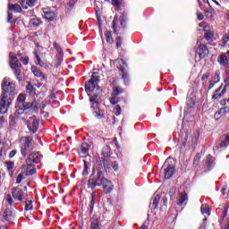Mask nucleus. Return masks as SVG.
<instances>
[{
	"label": "nucleus",
	"instance_id": "nucleus-1",
	"mask_svg": "<svg viewBox=\"0 0 229 229\" xmlns=\"http://www.w3.org/2000/svg\"><path fill=\"white\" fill-rule=\"evenodd\" d=\"M39 107L40 106L35 100H33L32 102L26 103L25 94L21 93L17 98L16 108H18V110H29V108H30L32 112L37 113L38 112Z\"/></svg>",
	"mask_w": 229,
	"mask_h": 229
},
{
	"label": "nucleus",
	"instance_id": "nucleus-2",
	"mask_svg": "<svg viewBox=\"0 0 229 229\" xmlns=\"http://www.w3.org/2000/svg\"><path fill=\"white\" fill-rule=\"evenodd\" d=\"M106 178L103 175V172L100 170L93 169V173L89 177L88 187L89 189H96V187H99L103 185V182H105Z\"/></svg>",
	"mask_w": 229,
	"mask_h": 229
},
{
	"label": "nucleus",
	"instance_id": "nucleus-3",
	"mask_svg": "<svg viewBox=\"0 0 229 229\" xmlns=\"http://www.w3.org/2000/svg\"><path fill=\"white\" fill-rule=\"evenodd\" d=\"M162 169L165 180H169V178H172L173 174H174V165L173 164V159L167 158L165 161Z\"/></svg>",
	"mask_w": 229,
	"mask_h": 229
},
{
	"label": "nucleus",
	"instance_id": "nucleus-4",
	"mask_svg": "<svg viewBox=\"0 0 229 229\" xmlns=\"http://www.w3.org/2000/svg\"><path fill=\"white\" fill-rule=\"evenodd\" d=\"M33 149V145L31 144V140L30 138H25L21 140V153L22 157H26L29 153H31Z\"/></svg>",
	"mask_w": 229,
	"mask_h": 229
},
{
	"label": "nucleus",
	"instance_id": "nucleus-5",
	"mask_svg": "<svg viewBox=\"0 0 229 229\" xmlns=\"http://www.w3.org/2000/svg\"><path fill=\"white\" fill-rule=\"evenodd\" d=\"M98 83H99V78L93 73L91 79L85 84L86 92H94L98 87Z\"/></svg>",
	"mask_w": 229,
	"mask_h": 229
},
{
	"label": "nucleus",
	"instance_id": "nucleus-6",
	"mask_svg": "<svg viewBox=\"0 0 229 229\" xmlns=\"http://www.w3.org/2000/svg\"><path fill=\"white\" fill-rule=\"evenodd\" d=\"M2 89L4 94H12L15 92V83L12 82L11 79L5 78L2 82Z\"/></svg>",
	"mask_w": 229,
	"mask_h": 229
},
{
	"label": "nucleus",
	"instance_id": "nucleus-7",
	"mask_svg": "<svg viewBox=\"0 0 229 229\" xmlns=\"http://www.w3.org/2000/svg\"><path fill=\"white\" fill-rule=\"evenodd\" d=\"M10 105H12V99L2 94L0 98V114H6Z\"/></svg>",
	"mask_w": 229,
	"mask_h": 229
},
{
	"label": "nucleus",
	"instance_id": "nucleus-8",
	"mask_svg": "<svg viewBox=\"0 0 229 229\" xmlns=\"http://www.w3.org/2000/svg\"><path fill=\"white\" fill-rule=\"evenodd\" d=\"M28 130L31 131V133H37V131L38 130V120H37V117L30 116L27 122H26Z\"/></svg>",
	"mask_w": 229,
	"mask_h": 229
},
{
	"label": "nucleus",
	"instance_id": "nucleus-9",
	"mask_svg": "<svg viewBox=\"0 0 229 229\" xmlns=\"http://www.w3.org/2000/svg\"><path fill=\"white\" fill-rule=\"evenodd\" d=\"M118 64L119 65L117 66V68L122 72V78L124 81L125 85H128V83L130 82V80L128 79V73L126 72V67H128V65H126V63H124V60L123 59H119Z\"/></svg>",
	"mask_w": 229,
	"mask_h": 229
},
{
	"label": "nucleus",
	"instance_id": "nucleus-10",
	"mask_svg": "<svg viewBox=\"0 0 229 229\" xmlns=\"http://www.w3.org/2000/svg\"><path fill=\"white\" fill-rule=\"evenodd\" d=\"M21 173L25 176H33V174L37 173V169L35 168V165H33V164L26 163L25 161V165L21 166Z\"/></svg>",
	"mask_w": 229,
	"mask_h": 229
},
{
	"label": "nucleus",
	"instance_id": "nucleus-11",
	"mask_svg": "<svg viewBox=\"0 0 229 229\" xmlns=\"http://www.w3.org/2000/svg\"><path fill=\"white\" fill-rule=\"evenodd\" d=\"M12 194H13V198L14 199H17L18 201H22V199L26 198V191H24L21 188H13Z\"/></svg>",
	"mask_w": 229,
	"mask_h": 229
},
{
	"label": "nucleus",
	"instance_id": "nucleus-12",
	"mask_svg": "<svg viewBox=\"0 0 229 229\" xmlns=\"http://www.w3.org/2000/svg\"><path fill=\"white\" fill-rule=\"evenodd\" d=\"M42 17H44L46 21H48V22H51L56 19V13L50 8H43Z\"/></svg>",
	"mask_w": 229,
	"mask_h": 229
},
{
	"label": "nucleus",
	"instance_id": "nucleus-13",
	"mask_svg": "<svg viewBox=\"0 0 229 229\" xmlns=\"http://www.w3.org/2000/svg\"><path fill=\"white\" fill-rule=\"evenodd\" d=\"M121 26V28L126 27V18L124 15H121L118 19L114 18L113 21V29L114 31H117V27Z\"/></svg>",
	"mask_w": 229,
	"mask_h": 229
},
{
	"label": "nucleus",
	"instance_id": "nucleus-14",
	"mask_svg": "<svg viewBox=\"0 0 229 229\" xmlns=\"http://www.w3.org/2000/svg\"><path fill=\"white\" fill-rule=\"evenodd\" d=\"M40 158L41 157L38 152H32L26 158L25 162L26 164H38V162H40Z\"/></svg>",
	"mask_w": 229,
	"mask_h": 229
},
{
	"label": "nucleus",
	"instance_id": "nucleus-15",
	"mask_svg": "<svg viewBox=\"0 0 229 229\" xmlns=\"http://www.w3.org/2000/svg\"><path fill=\"white\" fill-rule=\"evenodd\" d=\"M222 105L224 106V107L220 108L214 114L216 121H219L220 117H225L226 114H229V106L225 105V103H222Z\"/></svg>",
	"mask_w": 229,
	"mask_h": 229
},
{
	"label": "nucleus",
	"instance_id": "nucleus-16",
	"mask_svg": "<svg viewBox=\"0 0 229 229\" xmlns=\"http://www.w3.org/2000/svg\"><path fill=\"white\" fill-rule=\"evenodd\" d=\"M9 65L13 70L21 69V67H22L19 59L16 56L12 55V53L9 55Z\"/></svg>",
	"mask_w": 229,
	"mask_h": 229
},
{
	"label": "nucleus",
	"instance_id": "nucleus-17",
	"mask_svg": "<svg viewBox=\"0 0 229 229\" xmlns=\"http://www.w3.org/2000/svg\"><path fill=\"white\" fill-rule=\"evenodd\" d=\"M4 221H12L15 217V211L12 208H7L3 213Z\"/></svg>",
	"mask_w": 229,
	"mask_h": 229
},
{
	"label": "nucleus",
	"instance_id": "nucleus-18",
	"mask_svg": "<svg viewBox=\"0 0 229 229\" xmlns=\"http://www.w3.org/2000/svg\"><path fill=\"white\" fill-rule=\"evenodd\" d=\"M217 62L224 67H229V50L226 53L222 54L217 59Z\"/></svg>",
	"mask_w": 229,
	"mask_h": 229
},
{
	"label": "nucleus",
	"instance_id": "nucleus-19",
	"mask_svg": "<svg viewBox=\"0 0 229 229\" xmlns=\"http://www.w3.org/2000/svg\"><path fill=\"white\" fill-rule=\"evenodd\" d=\"M33 55L35 56V64L36 65H39V67H46V64L42 62V59L40 58V48L38 47L34 50Z\"/></svg>",
	"mask_w": 229,
	"mask_h": 229
},
{
	"label": "nucleus",
	"instance_id": "nucleus-20",
	"mask_svg": "<svg viewBox=\"0 0 229 229\" xmlns=\"http://www.w3.org/2000/svg\"><path fill=\"white\" fill-rule=\"evenodd\" d=\"M101 185H103L104 192L106 194L112 192V189H114V184L112 183V181H108L107 179H104V182Z\"/></svg>",
	"mask_w": 229,
	"mask_h": 229
},
{
	"label": "nucleus",
	"instance_id": "nucleus-21",
	"mask_svg": "<svg viewBox=\"0 0 229 229\" xmlns=\"http://www.w3.org/2000/svg\"><path fill=\"white\" fill-rule=\"evenodd\" d=\"M53 47H55V51H57L59 56H58V64L56 65V67H58V65H60L64 60V50L62 49L61 47L58 46V44L56 42H55L53 44Z\"/></svg>",
	"mask_w": 229,
	"mask_h": 229
},
{
	"label": "nucleus",
	"instance_id": "nucleus-22",
	"mask_svg": "<svg viewBox=\"0 0 229 229\" xmlns=\"http://www.w3.org/2000/svg\"><path fill=\"white\" fill-rule=\"evenodd\" d=\"M103 164L105 169H110V167H112L114 171H119V164L117 162L108 163V161L104 160Z\"/></svg>",
	"mask_w": 229,
	"mask_h": 229
},
{
	"label": "nucleus",
	"instance_id": "nucleus-23",
	"mask_svg": "<svg viewBox=\"0 0 229 229\" xmlns=\"http://www.w3.org/2000/svg\"><path fill=\"white\" fill-rule=\"evenodd\" d=\"M198 55L199 58H205V56L208 55V48H207V46L200 45L198 48Z\"/></svg>",
	"mask_w": 229,
	"mask_h": 229
},
{
	"label": "nucleus",
	"instance_id": "nucleus-24",
	"mask_svg": "<svg viewBox=\"0 0 229 229\" xmlns=\"http://www.w3.org/2000/svg\"><path fill=\"white\" fill-rule=\"evenodd\" d=\"M223 86H220L217 89H216L215 94L212 96V99H219L223 94L226 91Z\"/></svg>",
	"mask_w": 229,
	"mask_h": 229
},
{
	"label": "nucleus",
	"instance_id": "nucleus-25",
	"mask_svg": "<svg viewBox=\"0 0 229 229\" xmlns=\"http://www.w3.org/2000/svg\"><path fill=\"white\" fill-rule=\"evenodd\" d=\"M186 202H187V193L185 192L179 193L177 205L182 207V205H184V203Z\"/></svg>",
	"mask_w": 229,
	"mask_h": 229
},
{
	"label": "nucleus",
	"instance_id": "nucleus-26",
	"mask_svg": "<svg viewBox=\"0 0 229 229\" xmlns=\"http://www.w3.org/2000/svg\"><path fill=\"white\" fill-rule=\"evenodd\" d=\"M89 149H90V145L88 143H82L81 146V155H87L89 153Z\"/></svg>",
	"mask_w": 229,
	"mask_h": 229
},
{
	"label": "nucleus",
	"instance_id": "nucleus-27",
	"mask_svg": "<svg viewBox=\"0 0 229 229\" xmlns=\"http://www.w3.org/2000/svg\"><path fill=\"white\" fill-rule=\"evenodd\" d=\"M13 71H14V76L18 81H22V72L21 71V68H14Z\"/></svg>",
	"mask_w": 229,
	"mask_h": 229
},
{
	"label": "nucleus",
	"instance_id": "nucleus-28",
	"mask_svg": "<svg viewBox=\"0 0 229 229\" xmlns=\"http://www.w3.org/2000/svg\"><path fill=\"white\" fill-rule=\"evenodd\" d=\"M110 154H111L110 146L106 145V146L102 148V155H103V157H105L106 158H108V157H110Z\"/></svg>",
	"mask_w": 229,
	"mask_h": 229
},
{
	"label": "nucleus",
	"instance_id": "nucleus-29",
	"mask_svg": "<svg viewBox=\"0 0 229 229\" xmlns=\"http://www.w3.org/2000/svg\"><path fill=\"white\" fill-rule=\"evenodd\" d=\"M9 10L11 12H15L16 13H19L22 11V8L21 7V5H19V4H14L9 7Z\"/></svg>",
	"mask_w": 229,
	"mask_h": 229
},
{
	"label": "nucleus",
	"instance_id": "nucleus-30",
	"mask_svg": "<svg viewBox=\"0 0 229 229\" xmlns=\"http://www.w3.org/2000/svg\"><path fill=\"white\" fill-rule=\"evenodd\" d=\"M84 163V166H83V170H82V174L83 176H87V174H89V169H90V163L83 160Z\"/></svg>",
	"mask_w": 229,
	"mask_h": 229
},
{
	"label": "nucleus",
	"instance_id": "nucleus-31",
	"mask_svg": "<svg viewBox=\"0 0 229 229\" xmlns=\"http://www.w3.org/2000/svg\"><path fill=\"white\" fill-rule=\"evenodd\" d=\"M29 24H30V26L37 27V26H39L40 24H42V21L38 18H32V19H30Z\"/></svg>",
	"mask_w": 229,
	"mask_h": 229
},
{
	"label": "nucleus",
	"instance_id": "nucleus-32",
	"mask_svg": "<svg viewBox=\"0 0 229 229\" xmlns=\"http://www.w3.org/2000/svg\"><path fill=\"white\" fill-rule=\"evenodd\" d=\"M200 212L201 214H206L207 216H210V208L208 207V205L204 204L200 208Z\"/></svg>",
	"mask_w": 229,
	"mask_h": 229
},
{
	"label": "nucleus",
	"instance_id": "nucleus-33",
	"mask_svg": "<svg viewBox=\"0 0 229 229\" xmlns=\"http://www.w3.org/2000/svg\"><path fill=\"white\" fill-rule=\"evenodd\" d=\"M205 164L208 167H212L213 164H214V157H212V156H208L206 157V160H205Z\"/></svg>",
	"mask_w": 229,
	"mask_h": 229
},
{
	"label": "nucleus",
	"instance_id": "nucleus-34",
	"mask_svg": "<svg viewBox=\"0 0 229 229\" xmlns=\"http://www.w3.org/2000/svg\"><path fill=\"white\" fill-rule=\"evenodd\" d=\"M31 72H33L34 76H37L38 78H40V76H42V72L38 70L37 66H32Z\"/></svg>",
	"mask_w": 229,
	"mask_h": 229
},
{
	"label": "nucleus",
	"instance_id": "nucleus-35",
	"mask_svg": "<svg viewBox=\"0 0 229 229\" xmlns=\"http://www.w3.org/2000/svg\"><path fill=\"white\" fill-rule=\"evenodd\" d=\"M204 37L206 40H212L214 38V31L207 30Z\"/></svg>",
	"mask_w": 229,
	"mask_h": 229
},
{
	"label": "nucleus",
	"instance_id": "nucleus-36",
	"mask_svg": "<svg viewBox=\"0 0 229 229\" xmlns=\"http://www.w3.org/2000/svg\"><path fill=\"white\" fill-rule=\"evenodd\" d=\"M25 210H33V201L32 200H27L25 201Z\"/></svg>",
	"mask_w": 229,
	"mask_h": 229
},
{
	"label": "nucleus",
	"instance_id": "nucleus-37",
	"mask_svg": "<svg viewBox=\"0 0 229 229\" xmlns=\"http://www.w3.org/2000/svg\"><path fill=\"white\" fill-rule=\"evenodd\" d=\"M6 167H7V170L9 171V173H13V167H15V163L13 162H7L6 163Z\"/></svg>",
	"mask_w": 229,
	"mask_h": 229
},
{
	"label": "nucleus",
	"instance_id": "nucleus-38",
	"mask_svg": "<svg viewBox=\"0 0 229 229\" xmlns=\"http://www.w3.org/2000/svg\"><path fill=\"white\" fill-rule=\"evenodd\" d=\"M158 201H160V197L159 195H157L154 199L153 201L151 203L152 208H156L158 206Z\"/></svg>",
	"mask_w": 229,
	"mask_h": 229
},
{
	"label": "nucleus",
	"instance_id": "nucleus-39",
	"mask_svg": "<svg viewBox=\"0 0 229 229\" xmlns=\"http://www.w3.org/2000/svg\"><path fill=\"white\" fill-rule=\"evenodd\" d=\"M5 201H6V203H8V205H9L10 207H13V205H15V204L13 203V199L12 198V195H10V194H8V195L6 196Z\"/></svg>",
	"mask_w": 229,
	"mask_h": 229
},
{
	"label": "nucleus",
	"instance_id": "nucleus-40",
	"mask_svg": "<svg viewBox=\"0 0 229 229\" xmlns=\"http://www.w3.org/2000/svg\"><path fill=\"white\" fill-rule=\"evenodd\" d=\"M106 40L109 44H112V42H114V38H112V33L110 31L106 32Z\"/></svg>",
	"mask_w": 229,
	"mask_h": 229
},
{
	"label": "nucleus",
	"instance_id": "nucleus-41",
	"mask_svg": "<svg viewBox=\"0 0 229 229\" xmlns=\"http://www.w3.org/2000/svg\"><path fill=\"white\" fill-rule=\"evenodd\" d=\"M123 93V89L121 88H114L113 89V96H119V94Z\"/></svg>",
	"mask_w": 229,
	"mask_h": 229
},
{
	"label": "nucleus",
	"instance_id": "nucleus-42",
	"mask_svg": "<svg viewBox=\"0 0 229 229\" xmlns=\"http://www.w3.org/2000/svg\"><path fill=\"white\" fill-rule=\"evenodd\" d=\"M221 148H226L229 146V135L225 136V140L221 143Z\"/></svg>",
	"mask_w": 229,
	"mask_h": 229
},
{
	"label": "nucleus",
	"instance_id": "nucleus-43",
	"mask_svg": "<svg viewBox=\"0 0 229 229\" xmlns=\"http://www.w3.org/2000/svg\"><path fill=\"white\" fill-rule=\"evenodd\" d=\"M114 114L116 115H121V106H114L113 109Z\"/></svg>",
	"mask_w": 229,
	"mask_h": 229
},
{
	"label": "nucleus",
	"instance_id": "nucleus-44",
	"mask_svg": "<svg viewBox=\"0 0 229 229\" xmlns=\"http://www.w3.org/2000/svg\"><path fill=\"white\" fill-rule=\"evenodd\" d=\"M194 105H195L194 99H192V98H188L187 99V106L190 108H194Z\"/></svg>",
	"mask_w": 229,
	"mask_h": 229
},
{
	"label": "nucleus",
	"instance_id": "nucleus-45",
	"mask_svg": "<svg viewBox=\"0 0 229 229\" xmlns=\"http://www.w3.org/2000/svg\"><path fill=\"white\" fill-rule=\"evenodd\" d=\"M89 101H91V102L98 101V103H99V95L98 94H94L93 96H91L89 98Z\"/></svg>",
	"mask_w": 229,
	"mask_h": 229
},
{
	"label": "nucleus",
	"instance_id": "nucleus-46",
	"mask_svg": "<svg viewBox=\"0 0 229 229\" xmlns=\"http://www.w3.org/2000/svg\"><path fill=\"white\" fill-rule=\"evenodd\" d=\"M90 229H99V223L98 221L91 222Z\"/></svg>",
	"mask_w": 229,
	"mask_h": 229
},
{
	"label": "nucleus",
	"instance_id": "nucleus-47",
	"mask_svg": "<svg viewBox=\"0 0 229 229\" xmlns=\"http://www.w3.org/2000/svg\"><path fill=\"white\" fill-rule=\"evenodd\" d=\"M24 174L23 173L21 172L16 178V183H21V182H22V179L24 178Z\"/></svg>",
	"mask_w": 229,
	"mask_h": 229
},
{
	"label": "nucleus",
	"instance_id": "nucleus-48",
	"mask_svg": "<svg viewBox=\"0 0 229 229\" xmlns=\"http://www.w3.org/2000/svg\"><path fill=\"white\" fill-rule=\"evenodd\" d=\"M118 99H117V96L115 95H112L110 98V103L112 105H115V103H117Z\"/></svg>",
	"mask_w": 229,
	"mask_h": 229
},
{
	"label": "nucleus",
	"instance_id": "nucleus-49",
	"mask_svg": "<svg viewBox=\"0 0 229 229\" xmlns=\"http://www.w3.org/2000/svg\"><path fill=\"white\" fill-rule=\"evenodd\" d=\"M212 83H219V75L215 74L211 79Z\"/></svg>",
	"mask_w": 229,
	"mask_h": 229
},
{
	"label": "nucleus",
	"instance_id": "nucleus-50",
	"mask_svg": "<svg viewBox=\"0 0 229 229\" xmlns=\"http://www.w3.org/2000/svg\"><path fill=\"white\" fill-rule=\"evenodd\" d=\"M27 4L30 6V8H33V6L37 4V0H27Z\"/></svg>",
	"mask_w": 229,
	"mask_h": 229
},
{
	"label": "nucleus",
	"instance_id": "nucleus-51",
	"mask_svg": "<svg viewBox=\"0 0 229 229\" xmlns=\"http://www.w3.org/2000/svg\"><path fill=\"white\" fill-rule=\"evenodd\" d=\"M33 90H35V89L33 88V85L31 84L27 85V92L29 94H33Z\"/></svg>",
	"mask_w": 229,
	"mask_h": 229
},
{
	"label": "nucleus",
	"instance_id": "nucleus-52",
	"mask_svg": "<svg viewBox=\"0 0 229 229\" xmlns=\"http://www.w3.org/2000/svg\"><path fill=\"white\" fill-rule=\"evenodd\" d=\"M21 62H22L23 65H28V64L30 62V58H28V57H21Z\"/></svg>",
	"mask_w": 229,
	"mask_h": 229
},
{
	"label": "nucleus",
	"instance_id": "nucleus-53",
	"mask_svg": "<svg viewBox=\"0 0 229 229\" xmlns=\"http://www.w3.org/2000/svg\"><path fill=\"white\" fill-rule=\"evenodd\" d=\"M91 103H92V108L94 110H98L99 102L98 101H95V102H91Z\"/></svg>",
	"mask_w": 229,
	"mask_h": 229
},
{
	"label": "nucleus",
	"instance_id": "nucleus-54",
	"mask_svg": "<svg viewBox=\"0 0 229 229\" xmlns=\"http://www.w3.org/2000/svg\"><path fill=\"white\" fill-rule=\"evenodd\" d=\"M96 203V199H91V201H90V205H89V208H90V211L92 212V210H94V205Z\"/></svg>",
	"mask_w": 229,
	"mask_h": 229
},
{
	"label": "nucleus",
	"instance_id": "nucleus-55",
	"mask_svg": "<svg viewBox=\"0 0 229 229\" xmlns=\"http://www.w3.org/2000/svg\"><path fill=\"white\" fill-rule=\"evenodd\" d=\"M15 155H17V150H12L10 153H9V157L10 158H13L15 157Z\"/></svg>",
	"mask_w": 229,
	"mask_h": 229
},
{
	"label": "nucleus",
	"instance_id": "nucleus-56",
	"mask_svg": "<svg viewBox=\"0 0 229 229\" xmlns=\"http://www.w3.org/2000/svg\"><path fill=\"white\" fill-rule=\"evenodd\" d=\"M117 42H116V47L119 48L121 47V46L123 45V42L121 41L120 38H116Z\"/></svg>",
	"mask_w": 229,
	"mask_h": 229
},
{
	"label": "nucleus",
	"instance_id": "nucleus-57",
	"mask_svg": "<svg viewBox=\"0 0 229 229\" xmlns=\"http://www.w3.org/2000/svg\"><path fill=\"white\" fill-rule=\"evenodd\" d=\"M210 76V73H206L202 76V81H207L208 80V77Z\"/></svg>",
	"mask_w": 229,
	"mask_h": 229
},
{
	"label": "nucleus",
	"instance_id": "nucleus-58",
	"mask_svg": "<svg viewBox=\"0 0 229 229\" xmlns=\"http://www.w3.org/2000/svg\"><path fill=\"white\" fill-rule=\"evenodd\" d=\"M229 41V33L223 38V44H226Z\"/></svg>",
	"mask_w": 229,
	"mask_h": 229
},
{
	"label": "nucleus",
	"instance_id": "nucleus-59",
	"mask_svg": "<svg viewBox=\"0 0 229 229\" xmlns=\"http://www.w3.org/2000/svg\"><path fill=\"white\" fill-rule=\"evenodd\" d=\"M94 115H95V117H103V114H99V111H98V110H96L94 112Z\"/></svg>",
	"mask_w": 229,
	"mask_h": 229
},
{
	"label": "nucleus",
	"instance_id": "nucleus-60",
	"mask_svg": "<svg viewBox=\"0 0 229 229\" xmlns=\"http://www.w3.org/2000/svg\"><path fill=\"white\" fill-rule=\"evenodd\" d=\"M13 19V14L8 13V21H9V22H11Z\"/></svg>",
	"mask_w": 229,
	"mask_h": 229
},
{
	"label": "nucleus",
	"instance_id": "nucleus-61",
	"mask_svg": "<svg viewBox=\"0 0 229 229\" xmlns=\"http://www.w3.org/2000/svg\"><path fill=\"white\" fill-rule=\"evenodd\" d=\"M203 18H204V16H203L202 13H198V19H199V21H203Z\"/></svg>",
	"mask_w": 229,
	"mask_h": 229
},
{
	"label": "nucleus",
	"instance_id": "nucleus-62",
	"mask_svg": "<svg viewBox=\"0 0 229 229\" xmlns=\"http://www.w3.org/2000/svg\"><path fill=\"white\" fill-rule=\"evenodd\" d=\"M224 105H225L229 107V98L227 99L224 100Z\"/></svg>",
	"mask_w": 229,
	"mask_h": 229
},
{
	"label": "nucleus",
	"instance_id": "nucleus-63",
	"mask_svg": "<svg viewBox=\"0 0 229 229\" xmlns=\"http://www.w3.org/2000/svg\"><path fill=\"white\" fill-rule=\"evenodd\" d=\"M214 85H216L215 82L209 81V89H214Z\"/></svg>",
	"mask_w": 229,
	"mask_h": 229
},
{
	"label": "nucleus",
	"instance_id": "nucleus-64",
	"mask_svg": "<svg viewBox=\"0 0 229 229\" xmlns=\"http://www.w3.org/2000/svg\"><path fill=\"white\" fill-rule=\"evenodd\" d=\"M140 229H148V225H146V224H143V225L140 226Z\"/></svg>",
	"mask_w": 229,
	"mask_h": 229
}]
</instances>
